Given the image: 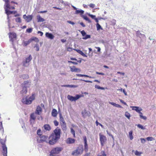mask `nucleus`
Masks as SVG:
<instances>
[{"label": "nucleus", "instance_id": "19", "mask_svg": "<svg viewBox=\"0 0 156 156\" xmlns=\"http://www.w3.org/2000/svg\"><path fill=\"white\" fill-rule=\"evenodd\" d=\"M3 149V153L4 156H7V148L5 145H3L2 146Z\"/></svg>", "mask_w": 156, "mask_h": 156}, {"label": "nucleus", "instance_id": "25", "mask_svg": "<svg viewBox=\"0 0 156 156\" xmlns=\"http://www.w3.org/2000/svg\"><path fill=\"white\" fill-rule=\"evenodd\" d=\"M53 117L56 116L57 115V111L55 109H53L51 113Z\"/></svg>", "mask_w": 156, "mask_h": 156}, {"label": "nucleus", "instance_id": "57", "mask_svg": "<svg viewBox=\"0 0 156 156\" xmlns=\"http://www.w3.org/2000/svg\"><path fill=\"white\" fill-rule=\"evenodd\" d=\"M37 33L38 34H40V35L41 36H42L43 34V33L41 31H38L37 32Z\"/></svg>", "mask_w": 156, "mask_h": 156}, {"label": "nucleus", "instance_id": "42", "mask_svg": "<svg viewBox=\"0 0 156 156\" xmlns=\"http://www.w3.org/2000/svg\"><path fill=\"white\" fill-rule=\"evenodd\" d=\"M89 6L90 7L92 8H94L95 7V5L94 4L90 3V4L89 5Z\"/></svg>", "mask_w": 156, "mask_h": 156}, {"label": "nucleus", "instance_id": "33", "mask_svg": "<svg viewBox=\"0 0 156 156\" xmlns=\"http://www.w3.org/2000/svg\"><path fill=\"white\" fill-rule=\"evenodd\" d=\"M31 119L33 120H34L36 118V116L34 113H32L30 115Z\"/></svg>", "mask_w": 156, "mask_h": 156}, {"label": "nucleus", "instance_id": "8", "mask_svg": "<svg viewBox=\"0 0 156 156\" xmlns=\"http://www.w3.org/2000/svg\"><path fill=\"white\" fill-rule=\"evenodd\" d=\"M84 12V11L83 10H79V13L80 14V15L83 18L84 20L87 21L89 23H91V21L87 17L86 15H83V14Z\"/></svg>", "mask_w": 156, "mask_h": 156}, {"label": "nucleus", "instance_id": "58", "mask_svg": "<svg viewBox=\"0 0 156 156\" xmlns=\"http://www.w3.org/2000/svg\"><path fill=\"white\" fill-rule=\"evenodd\" d=\"M96 73L97 74L101 75H104V74L103 73H99V72H96Z\"/></svg>", "mask_w": 156, "mask_h": 156}, {"label": "nucleus", "instance_id": "1", "mask_svg": "<svg viewBox=\"0 0 156 156\" xmlns=\"http://www.w3.org/2000/svg\"><path fill=\"white\" fill-rule=\"evenodd\" d=\"M60 129L57 128L54 131V133L49 136L48 143L50 145H54L58 140L60 137Z\"/></svg>", "mask_w": 156, "mask_h": 156}, {"label": "nucleus", "instance_id": "38", "mask_svg": "<svg viewBox=\"0 0 156 156\" xmlns=\"http://www.w3.org/2000/svg\"><path fill=\"white\" fill-rule=\"evenodd\" d=\"M146 139L148 141H152L154 140V139L152 137H147L146 138Z\"/></svg>", "mask_w": 156, "mask_h": 156}, {"label": "nucleus", "instance_id": "3", "mask_svg": "<svg viewBox=\"0 0 156 156\" xmlns=\"http://www.w3.org/2000/svg\"><path fill=\"white\" fill-rule=\"evenodd\" d=\"M35 98V94H32L29 97H26L23 98L22 100V102L26 105H29L32 103V101Z\"/></svg>", "mask_w": 156, "mask_h": 156}, {"label": "nucleus", "instance_id": "41", "mask_svg": "<svg viewBox=\"0 0 156 156\" xmlns=\"http://www.w3.org/2000/svg\"><path fill=\"white\" fill-rule=\"evenodd\" d=\"M15 20L16 22H17L20 23L21 22V19L20 17L16 18Z\"/></svg>", "mask_w": 156, "mask_h": 156}, {"label": "nucleus", "instance_id": "45", "mask_svg": "<svg viewBox=\"0 0 156 156\" xmlns=\"http://www.w3.org/2000/svg\"><path fill=\"white\" fill-rule=\"evenodd\" d=\"M78 150L76 149L75 151L73 152L72 153V154L75 155H77L78 154Z\"/></svg>", "mask_w": 156, "mask_h": 156}, {"label": "nucleus", "instance_id": "2", "mask_svg": "<svg viewBox=\"0 0 156 156\" xmlns=\"http://www.w3.org/2000/svg\"><path fill=\"white\" fill-rule=\"evenodd\" d=\"M84 143V149L82 145H79V154L82 153L84 150L86 152H87L88 150V146L87 144V140L86 136H83Z\"/></svg>", "mask_w": 156, "mask_h": 156}, {"label": "nucleus", "instance_id": "20", "mask_svg": "<svg viewBox=\"0 0 156 156\" xmlns=\"http://www.w3.org/2000/svg\"><path fill=\"white\" fill-rule=\"evenodd\" d=\"M5 13L8 15V19H9V17L8 16L9 15L12 14V13L15 14L16 12L15 11H9L8 10H7L6 8H5Z\"/></svg>", "mask_w": 156, "mask_h": 156}, {"label": "nucleus", "instance_id": "16", "mask_svg": "<svg viewBox=\"0 0 156 156\" xmlns=\"http://www.w3.org/2000/svg\"><path fill=\"white\" fill-rule=\"evenodd\" d=\"M75 140L74 139L68 138L66 140V142L67 144H72L74 143Z\"/></svg>", "mask_w": 156, "mask_h": 156}, {"label": "nucleus", "instance_id": "10", "mask_svg": "<svg viewBox=\"0 0 156 156\" xmlns=\"http://www.w3.org/2000/svg\"><path fill=\"white\" fill-rule=\"evenodd\" d=\"M32 59V56L31 55H30L28 58H26V60L23 62V66L26 67L28 66L29 65V62Z\"/></svg>", "mask_w": 156, "mask_h": 156}, {"label": "nucleus", "instance_id": "49", "mask_svg": "<svg viewBox=\"0 0 156 156\" xmlns=\"http://www.w3.org/2000/svg\"><path fill=\"white\" fill-rule=\"evenodd\" d=\"M107 134H108V135L110 136H111L112 137V139H113V140H114V136H113L112 134H110V133H108V131H107Z\"/></svg>", "mask_w": 156, "mask_h": 156}, {"label": "nucleus", "instance_id": "4", "mask_svg": "<svg viewBox=\"0 0 156 156\" xmlns=\"http://www.w3.org/2000/svg\"><path fill=\"white\" fill-rule=\"evenodd\" d=\"M31 85L30 83L27 81H25L22 84V90L21 91V93L24 95L27 92V89L30 87Z\"/></svg>", "mask_w": 156, "mask_h": 156}, {"label": "nucleus", "instance_id": "48", "mask_svg": "<svg viewBox=\"0 0 156 156\" xmlns=\"http://www.w3.org/2000/svg\"><path fill=\"white\" fill-rule=\"evenodd\" d=\"M101 155H102V156H106V154H105L104 151H101Z\"/></svg>", "mask_w": 156, "mask_h": 156}, {"label": "nucleus", "instance_id": "39", "mask_svg": "<svg viewBox=\"0 0 156 156\" xmlns=\"http://www.w3.org/2000/svg\"><path fill=\"white\" fill-rule=\"evenodd\" d=\"M88 15L91 17L92 19H95L96 18V16L95 15H93L92 14H88Z\"/></svg>", "mask_w": 156, "mask_h": 156}, {"label": "nucleus", "instance_id": "62", "mask_svg": "<svg viewBox=\"0 0 156 156\" xmlns=\"http://www.w3.org/2000/svg\"><path fill=\"white\" fill-rule=\"evenodd\" d=\"M47 12V10L44 11H41L39 12V13H46Z\"/></svg>", "mask_w": 156, "mask_h": 156}, {"label": "nucleus", "instance_id": "47", "mask_svg": "<svg viewBox=\"0 0 156 156\" xmlns=\"http://www.w3.org/2000/svg\"><path fill=\"white\" fill-rule=\"evenodd\" d=\"M137 126L140 128L142 129H144L145 128L141 124H139L137 125Z\"/></svg>", "mask_w": 156, "mask_h": 156}, {"label": "nucleus", "instance_id": "32", "mask_svg": "<svg viewBox=\"0 0 156 156\" xmlns=\"http://www.w3.org/2000/svg\"><path fill=\"white\" fill-rule=\"evenodd\" d=\"M79 53L81 54L83 57H87V56L84 54L82 51L79 50Z\"/></svg>", "mask_w": 156, "mask_h": 156}, {"label": "nucleus", "instance_id": "31", "mask_svg": "<svg viewBox=\"0 0 156 156\" xmlns=\"http://www.w3.org/2000/svg\"><path fill=\"white\" fill-rule=\"evenodd\" d=\"M97 28L98 30H99L100 29L102 30V28L100 26V25L98 23H97L96 24Z\"/></svg>", "mask_w": 156, "mask_h": 156}, {"label": "nucleus", "instance_id": "27", "mask_svg": "<svg viewBox=\"0 0 156 156\" xmlns=\"http://www.w3.org/2000/svg\"><path fill=\"white\" fill-rule=\"evenodd\" d=\"M70 68L72 72H76L78 70L74 66H70Z\"/></svg>", "mask_w": 156, "mask_h": 156}, {"label": "nucleus", "instance_id": "50", "mask_svg": "<svg viewBox=\"0 0 156 156\" xmlns=\"http://www.w3.org/2000/svg\"><path fill=\"white\" fill-rule=\"evenodd\" d=\"M0 141L1 144L3 145V146L5 145H4V144L5 142V140H3L2 139H0Z\"/></svg>", "mask_w": 156, "mask_h": 156}, {"label": "nucleus", "instance_id": "22", "mask_svg": "<svg viewBox=\"0 0 156 156\" xmlns=\"http://www.w3.org/2000/svg\"><path fill=\"white\" fill-rule=\"evenodd\" d=\"M60 121L61 124H63V125H65V121L62 114L61 113L60 114Z\"/></svg>", "mask_w": 156, "mask_h": 156}, {"label": "nucleus", "instance_id": "23", "mask_svg": "<svg viewBox=\"0 0 156 156\" xmlns=\"http://www.w3.org/2000/svg\"><path fill=\"white\" fill-rule=\"evenodd\" d=\"M37 19L38 22H43L45 20L44 19L42 18L40 15L37 16Z\"/></svg>", "mask_w": 156, "mask_h": 156}, {"label": "nucleus", "instance_id": "56", "mask_svg": "<svg viewBox=\"0 0 156 156\" xmlns=\"http://www.w3.org/2000/svg\"><path fill=\"white\" fill-rule=\"evenodd\" d=\"M79 76H84L90 77V78L91 77H90L89 76L87 75H82L81 74H79Z\"/></svg>", "mask_w": 156, "mask_h": 156}, {"label": "nucleus", "instance_id": "5", "mask_svg": "<svg viewBox=\"0 0 156 156\" xmlns=\"http://www.w3.org/2000/svg\"><path fill=\"white\" fill-rule=\"evenodd\" d=\"M100 137V141L101 146H103L105 144L107 141V138L104 135L100 133L99 134Z\"/></svg>", "mask_w": 156, "mask_h": 156}, {"label": "nucleus", "instance_id": "13", "mask_svg": "<svg viewBox=\"0 0 156 156\" xmlns=\"http://www.w3.org/2000/svg\"><path fill=\"white\" fill-rule=\"evenodd\" d=\"M80 32L83 37V39L86 40L90 38V35L87 34L86 33L84 30H82Z\"/></svg>", "mask_w": 156, "mask_h": 156}, {"label": "nucleus", "instance_id": "14", "mask_svg": "<svg viewBox=\"0 0 156 156\" xmlns=\"http://www.w3.org/2000/svg\"><path fill=\"white\" fill-rule=\"evenodd\" d=\"M23 17L28 22H30L32 19V16L31 15L26 16L24 15Z\"/></svg>", "mask_w": 156, "mask_h": 156}, {"label": "nucleus", "instance_id": "15", "mask_svg": "<svg viewBox=\"0 0 156 156\" xmlns=\"http://www.w3.org/2000/svg\"><path fill=\"white\" fill-rule=\"evenodd\" d=\"M82 114L84 117L87 116H89L90 115V113L89 111H87L85 110H84L82 112Z\"/></svg>", "mask_w": 156, "mask_h": 156}, {"label": "nucleus", "instance_id": "40", "mask_svg": "<svg viewBox=\"0 0 156 156\" xmlns=\"http://www.w3.org/2000/svg\"><path fill=\"white\" fill-rule=\"evenodd\" d=\"M32 30L33 28H32L27 29L26 30V31L28 33H30L32 32Z\"/></svg>", "mask_w": 156, "mask_h": 156}, {"label": "nucleus", "instance_id": "26", "mask_svg": "<svg viewBox=\"0 0 156 156\" xmlns=\"http://www.w3.org/2000/svg\"><path fill=\"white\" fill-rule=\"evenodd\" d=\"M109 103L113 106H115L116 107L118 108H122V107L120 105L116 104L114 102H109Z\"/></svg>", "mask_w": 156, "mask_h": 156}, {"label": "nucleus", "instance_id": "17", "mask_svg": "<svg viewBox=\"0 0 156 156\" xmlns=\"http://www.w3.org/2000/svg\"><path fill=\"white\" fill-rule=\"evenodd\" d=\"M46 37L50 39H53L54 38V36L51 33L46 32L45 34Z\"/></svg>", "mask_w": 156, "mask_h": 156}, {"label": "nucleus", "instance_id": "55", "mask_svg": "<svg viewBox=\"0 0 156 156\" xmlns=\"http://www.w3.org/2000/svg\"><path fill=\"white\" fill-rule=\"evenodd\" d=\"M140 140L142 143H144L146 141L145 140L144 138H141Z\"/></svg>", "mask_w": 156, "mask_h": 156}, {"label": "nucleus", "instance_id": "43", "mask_svg": "<svg viewBox=\"0 0 156 156\" xmlns=\"http://www.w3.org/2000/svg\"><path fill=\"white\" fill-rule=\"evenodd\" d=\"M23 46H26L29 44V43H28L27 41H23Z\"/></svg>", "mask_w": 156, "mask_h": 156}, {"label": "nucleus", "instance_id": "37", "mask_svg": "<svg viewBox=\"0 0 156 156\" xmlns=\"http://www.w3.org/2000/svg\"><path fill=\"white\" fill-rule=\"evenodd\" d=\"M37 133L39 135H41L42 134V132L41 131V129H38L37 131Z\"/></svg>", "mask_w": 156, "mask_h": 156}, {"label": "nucleus", "instance_id": "60", "mask_svg": "<svg viewBox=\"0 0 156 156\" xmlns=\"http://www.w3.org/2000/svg\"><path fill=\"white\" fill-rule=\"evenodd\" d=\"M72 50H73L72 48H67V51H72Z\"/></svg>", "mask_w": 156, "mask_h": 156}, {"label": "nucleus", "instance_id": "21", "mask_svg": "<svg viewBox=\"0 0 156 156\" xmlns=\"http://www.w3.org/2000/svg\"><path fill=\"white\" fill-rule=\"evenodd\" d=\"M44 128L46 131H50L51 128L50 126L48 124H45L43 126Z\"/></svg>", "mask_w": 156, "mask_h": 156}, {"label": "nucleus", "instance_id": "64", "mask_svg": "<svg viewBox=\"0 0 156 156\" xmlns=\"http://www.w3.org/2000/svg\"><path fill=\"white\" fill-rule=\"evenodd\" d=\"M122 91L125 95L126 96L127 95V93L126 92V91L124 89Z\"/></svg>", "mask_w": 156, "mask_h": 156}, {"label": "nucleus", "instance_id": "54", "mask_svg": "<svg viewBox=\"0 0 156 156\" xmlns=\"http://www.w3.org/2000/svg\"><path fill=\"white\" fill-rule=\"evenodd\" d=\"M35 47L36 48V50L37 51H38L39 50V48L38 44H36L35 45Z\"/></svg>", "mask_w": 156, "mask_h": 156}, {"label": "nucleus", "instance_id": "44", "mask_svg": "<svg viewBox=\"0 0 156 156\" xmlns=\"http://www.w3.org/2000/svg\"><path fill=\"white\" fill-rule=\"evenodd\" d=\"M136 35L137 36L140 37V36L142 35L141 34L139 31H137L136 33Z\"/></svg>", "mask_w": 156, "mask_h": 156}, {"label": "nucleus", "instance_id": "59", "mask_svg": "<svg viewBox=\"0 0 156 156\" xmlns=\"http://www.w3.org/2000/svg\"><path fill=\"white\" fill-rule=\"evenodd\" d=\"M95 88L98 89H100L101 87L97 85H95Z\"/></svg>", "mask_w": 156, "mask_h": 156}, {"label": "nucleus", "instance_id": "11", "mask_svg": "<svg viewBox=\"0 0 156 156\" xmlns=\"http://www.w3.org/2000/svg\"><path fill=\"white\" fill-rule=\"evenodd\" d=\"M9 37L10 41L13 42L15 40L16 38V34L14 32L9 33Z\"/></svg>", "mask_w": 156, "mask_h": 156}, {"label": "nucleus", "instance_id": "18", "mask_svg": "<svg viewBox=\"0 0 156 156\" xmlns=\"http://www.w3.org/2000/svg\"><path fill=\"white\" fill-rule=\"evenodd\" d=\"M42 112V109L40 106H38L36 110L35 113L38 115H40Z\"/></svg>", "mask_w": 156, "mask_h": 156}, {"label": "nucleus", "instance_id": "53", "mask_svg": "<svg viewBox=\"0 0 156 156\" xmlns=\"http://www.w3.org/2000/svg\"><path fill=\"white\" fill-rule=\"evenodd\" d=\"M69 63H72L74 64H77V61L76 62H74V61H68Z\"/></svg>", "mask_w": 156, "mask_h": 156}, {"label": "nucleus", "instance_id": "52", "mask_svg": "<svg viewBox=\"0 0 156 156\" xmlns=\"http://www.w3.org/2000/svg\"><path fill=\"white\" fill-rule=\"evenodd\" d=\"M54 123L55 126H57L58 124V122L56 120L54 121Z\"/></svg>", "mask_w": 156, "mask_h": 156}, {"label": "nucleus", "instance_id": "9", "mask_svg": "<svg viewBox=\"0 0 156 156\" xmlns=\"http://www.w3.org/2000/svg\"><path fill=\"white\" fill-rule=\"evenodd\" d=\"M5 2L4 5V8L5 9V8H6L7 10L8 9H15L13 6H10L9 3V0H3Z\"/></svg>", "mask_w": 156, "mask_h": 156}, {"label": "nucleus", "instance_id": "36", "mask_svg": "<svg viewBox=\"0 0 156 156\" xmlns=\"http://www.w3.org/2000/svg\"><path fill=\"white\" fill-rule=\"evenodd\" d=\"M32 38V41H34L36 42H38L39 41L38 38L36 37H33Z\"/></svg>", "mask_w": 156, "mask_h": 156}, {"label": "nucleus", "instance_id": "30", "mask_svg": "<svg viewBox=\"0 0 156 156\" xmlns=\"http://www.w3.org/2000/svg\"><path fill=\"white\" fill-rule=\"evenodd\" d=\"M129 135L130 140H132L133 139V131L131 130L129 132Z\"/></svg>", "mask_w": 156, "mask_h": 156}, {"label": "nucleus", "instance_id": "51", "mask_svg": "<svg viewBox=\"0 0 156 156\" xmlns=\"http://www.w3.org/2000/svg\"><path fill=\"white\" fill-rule=\"evenodd\" d=\"M119 101L121 103L123 104L124 105H127V104L123 100H122V99H120Z\"/></svg>", "mask_w": 156, "mask_h": 156}, {"label": "nucleus", "instance_id": "7", "mask_svg": "<svg viewBox=\"0 0 156 156\" xmlns=\"http://www.w3.org/2000/svg\"><path fill=\"white\" fill-rule=\"evenodd\" d=\"M62 150V148L61 147H57L52 149L51 151L52 154H59Z\"/></svg>", "mask_w": 156, "mask_h": 156}, {"label": "nucleus", "instance_id": "28", "mask_svg": "<svg viewBox=\"0 0 156 156\" xmlns=\"http://www.w3.org/2000/svg\"><path fill=\"white\" fill-rule=\"evenodd\" d=\"M62 87H69L71 88H73L76 87H77V86H75L74 85H63L62 86Z\"/></svg>", "mask_w": 156, "mask_h": 156}, {"label": "nucleus", "instance_id": "61", "mask_svg": "<svg viewBox=\"0 0 156 156\" xmlns=\"http://www.w3.org/2000/svg\"><path fill=\"white\" fill-rule=\"evenodd\" d=\"M67 22L68 23L71 24L73 25L74 24V23L73 22H72L70 21H67Z\"/></svg>", "mask_w": 156, "mask_h": 156}, {"label": "nucleus", "instance_id": "34", "mask_svg": "<svg viewBox=\"0 0 156 156\" xmlns=\"http://www.w3.org/2000/svg\"><path fill=\"white\" fill-rule=\"evenodd\" d=\"M125 116L127 118L129 119H130V114L127 112H126L125 113Z\"/></svg>", "mask_w": 156, "mask_h": 156}, {"label": "nucleus", "instance_id": "29", "mask_svg": "<svg viewBox=\"0 0 156 156\" xmlns=\"http://www.w3.org/2000/svg\"><path fill=\"white\" fill-rule=\"evenodd\" d=\"M139 113L140 114V118L143 119L144 120L146 119L147 117L145 116H143L142 113L140 112H140H139Z\"/></svg>", "mask_w": 156, "mask_h": 156}, {"label": "nucleus", "instance_id": "6", "mask_svg": "<svg viewBox=\"0 0 156 156\" xmlns=\"http://www.w3.org/2000/svg\"><path fill=\"white\" fill-rule=\"evenodd\" d=\"M48 136L45 135H43L38 137L37 140V142L39 143H43L44 142H45L47 143H48Z\"/></svg>", "mask_w": 156, "mask_h": 156}, {"label": "nucleus", "instance_id": "35", "mask_svg": "<svg viewBox=\"0 0 156 156\" xmlns=\"http://www.w3.org/2000/svg\"><path fill=\"white\" fill-rule=\"evenodd\" d=\"M135 155L137 156H140L142 154V153L141 152H139L138 151H136L135 152Z\"/></svg>", "mask_w": 156, "mask_h": 156}, {"label": "nucleus", "instance_id": "46", "mask_svg": "<svg viewBox=\"0 0 156 156\" xmlns=\"http://www.w3.org/2000/svg\"><path fill=\"white\" fill-rule=\"evenodd\" d=\"M71 131L73 135V137H75V133L74 131L73 130V129L71 128Z\"/></svg>", "mask_w": 156, "mask_h": 156}, {"label": "nucleus", "instance_id": "24", "mask_svg": "<svg viewBox=\"0 0 156 156\" xmlns=\"http://www.w3.org/2000/svg\"><path fill=\"white\" fill-rule=\"evenodd\" d=\"M131 108H132V110H135L136 112L139 113L140 112L142 111V109H140L139 110V108L138 107L136 106H132L131 107Z\"/></svg>", "mask_w": 156, "mask_h": 156}, {"label": "nucleus", "instance_id": "12", "mask_svg": "<svg viewBox=\"0 0 156 156\" xmlns=\"http://www.w3.org/2000/svg\"><path fill=\"white\" fill-rule=\"evenodd\" d=\"M68 99L71 101H75L78 99V94L76 95L75 97H73L70 95H68Z\"/></svg>", "mask_w": 156, "mask_h": 156}, {"label": "nucleus", "instance_id": "63", "mask_svg": "<svg viewBox=\"0 0 156 156\" xmlns=\"http://www.w3.org/2000/svg\"><path fill=\"white\" fill-rule=\"evenodd\" d=\"M96 48L97 49V51L98 52H100L101 50V48L99 47H96Z\"/></svg>", "mask_w": 156, "mask_h": 156}]
</instances>
